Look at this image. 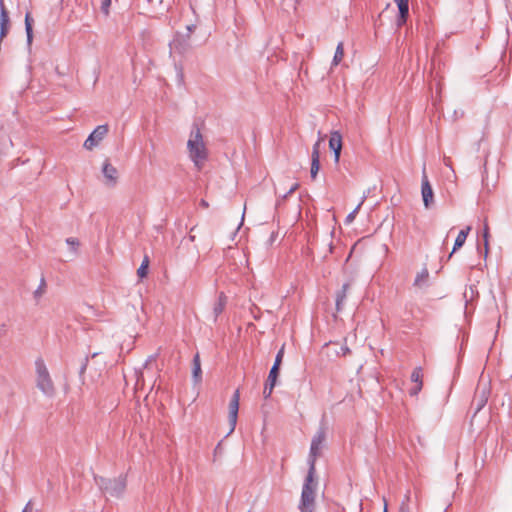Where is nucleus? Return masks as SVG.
<instances>
[{
    "label": "nucleus",
    "mask_w": 512,
    "mask_h": 512,
    "mask_svg": "<svg viewBox=\"0 0 512 512\" xmlns=\"http://www.w3.org/2000/svg\"><path fill=\"white\" fill-rule=\"evenodd\" d=\"M95 482L104 495L114 498H120L126 489V476L120 475L114 479L104 477H94Z\"/></svg>",
    "instance_id": "nucleus-1"
},
{
    "label": "nucleus",
    "mask_w": 512,
    "mask_h": 512,
    "mask_svg": "<svg viewBox=\"0 0 512 512\" xmlns=\"http://www.w3.org/2000/svg\"><path fill=\"white\" fill-rule=\"evenodd\" d=\"M315 471H309L303 484L301 500L299 504L300 512H313L315 508V487L314 482Z\"/></svg>",
    "instance_id": "nucleus-2"
},
{
    "label": "nucleus",
    "mask_w": 512,
    "mask_h": 512,
    "mask_svg": "<svg viewBox=\"0 0 512 512\" xmlns=\"http://www.w3.org/2000/svg\"><path fill=\"white\" fill-rule=\"evenodd\" d=\"M187 148L192 160H204L207 157L203 136L197 125H194L190 132Z\"/></svg>",
    "instance_id": "nucleus-3"
},
{
    "label": "nucleus",
    "mask_w": 512,
    "mask_h": 512,
    "mask_svg": "<svg viewBox=\"0 0 512 512\" xmlns=\"http://www.w3.org/2000/svg\"><path fill=\"white\" fill-rule=\"evenodd\" d=\"M36 373H37V387L46 396H53L54 385L47 370V367L42 359H37L35 362Z\"/></svg>",
    "instance_id": "nucleus-4"
},
{
    "label": "nucleus",
    "mask_w": 512,
    "mask_h": 512,
    "mask_svg": "<svg viewBox=\"0 0 512 512\" xmlns=\"http://www.w3.org/2000/svg\"><path fill=\"white\" fill-rule=\"evenodd\" d=\"M324 441L325 431L323 428H320L311 441L310 453L308 457L309 471H315L316 458L320 454V450L322 449Z\"/></svg>",
    "instance_id": "nucleus-5"
},
{
    "label": "nucleus",
    "mask_w": 512,
    "mask_h": 512,
    "mask_svg": "<svg viewBox=\"0 0 512 512\" xmlns=\"http://www.w3.org/2000/svg\"><path fill=\"white\" fill-rule=\"evenodd\" d=\"M109 127L107 124L97 126L85 140L83 146L87 150H93L102 142L108 134Z\"/></svg>",
    "instance_id": "nucleus-6"
},
{
    "label": "nucleus",
    "mask_w": 512,
    "mask_h": 512,
    "mask_svg": "<svg viewBox=\"0 0 512 512\" xmlns=\"http://www.w3.org/2000/svg\"><path fill=\"white\" fill-rule=\"evenodd\" d=\"M170 54H184L190 48L189 34L176 33L173 40L169 43Z\"/></svg>",
    "instance_id": "nucleus-7"
},
{
    "label": "nucleus",
    "mask_w": 512,
    "mask_h": 512,
    "mask_svg": "<svg viewBox=\"0 0 512 512\" xmlns=\"http://www.w3.org/2000/svg\"><path fill=\"white\" fill-rule=\"evenodd\" d=\"M489 395V385L487 383L480 382L476 389L475 396L472 402V405L475 407V414H477L479 411L482 410V408H484L488 401Z\"/></svg>",
    "instance_id": "nucleus-8"
},
{
    "label": "nucleus",
    "mask_w": 512,
    "mask_h": 512,
    "mask_svg": "<svg viewBox=\"0 0 512 512\" xmlns=\"http://www.w3.org/2000/svg\"><path fill=\"white\" fill-rule=\"evenodd\" d=\"M239 400H240V392L237 389L230 400L229 403V424H230V430L228 432V435H230L236 427L237 424V418H238V411H239Z\"/></svg>",
    "instance_id": "nucleus-9"
},
{
    "label": "nucleus",
    "mask_w": 512,
    "mask_h": 512,
    "mask_svg": "<svg viewBox=\"0 0 512 512\" xmlns=\"http://www.w3.org/2000/svg\"><path fill=\"white\" fill-rule=\"evenodd\" d=\"M103 181L106 186H114L119 178L118 169L110 162H104L102 165Z\"/></svg>",
    "instance_id": "nucleus-10"
},
{
    "label": "nucleus",
    "mask_w": 512,
    "mask_h": 512,
    "mask_svg": "<svg viewBox=\"0 0 512 512\" xmlns=\"http://www.w3.org/2000/svg\"><path fill=\"white\" fill-rule=\"evenodd\" d=\"M421 193H422V199L423 203L426 208L430 206V204L433 202V190L430 185V182L428 180L427 174H426V167L423 166L422 169V184H421Z\"/></svg>",
    "instance_id": "nucleus-11"
},
{
    "label": "nucleus",
    "mask_w": 512,
    "mask_h": 512,
    "mask_svg": "<svg viewBox=\"0 0 512 512\" xmlns=\"http://www.w3.org/2000/svg\"><path fill=\"white\" fill-rule=\"evenodd\" d=\"M9 30V15L3 0H0V40H2Z\"/></svg>",
    "instance_id": "nucleus-12"
},
{
    "label": "nucleus",
    "mask_w": 512,
    "mask_h": 512,
    "mask_svg": "<svg viewBox=\"0 0 512 512\" xmlns=\"http://www.w3.org/2000/svg\"><path fill=\"white\" fill-rule=\"evenodd\" d=\"M329 147L334 153V160L340 159L342 148V137L339 132H333L329 139Z\"/></svg>",
    "instance_id": "nucleus-13"
},
{
    "label": "nucleus",
    "mask_w": 512,
    "mask_h": 512,
    "mask_svg": "<svg viewBox=\"0 0 512 512\" xmlns=\"http://www.w3.org/2000/svg\"><path fill=\"white\" fill-rule=\"evenodd\" d=\"M278 375H279V371L276 370L275 368H271L270 369V372H269V375H268V379L266 381V384L264 386V390H263V395L264 397L267 399L271 396L272 392H273V389L276 385V381H277V378H278Z\"/></svg>",
    "instance_id": "nucleus-14"
},
{
    "label": "nucleus",
    "mask_w": 512,
    "mask_h": 512,
    "mask_svg": "<svg viewBox=\"0 0 512 512\" xmlns=\"http://www.w3.org/2000/svg\"><path fill=\"white\" fill-rule=\"evenodd\" d=\"M397 3L399 9V16L397 19V25L402 26L408 17L409 14V5L408 0H394Z\"/></svg>",
    "instance_id": "nucleus-15"
},
{
    "label": "nucleus",
    "mask_w": 512,
    "mask_h": 512,
    "mask_svg": "<svg viewBox=\"0 0 512 512\" xmlns=\"http://www.w3.org/2000/svg\"><path fill=\"white\" fill-rule=\"evenodd\" d=\"M469 231H470V227H466L465 229H462L456 239H455V242H454V246H453V249L451 251V253L449 254L448 256V259H450L452 257V255L459 249L461 248L465 242H466V239H467V236L469 234Z\"/></svg>",
    "instance_id": "nucleus-16"
},
{
    "label": "nucleus",
    "mask_w": 512,
    "mask_h": 512,
    "mask_svg": "<svg viewBox=\"0 0 512 512\" xmlns=\"http://www.w3.org/2000/svg\"><path fill=\"white\" fill-rule=\"evenodd\" d=\"M413 285L419 289L428 287L429 272L427 268H423L415 277Z\"/></svg>",
    "instance_id": "nucleus-17"
},
{
    "label": "nucleus",
    "mask_w": 512,
    "mask_h": 512,
    "mask_svg": "<svg viewBox=\"0 0 512 512\" xmlns=\"http://www.w3.org/2000/svg\"><path fill=\"white\" fill-rule=\"evenodd\" d=\"M226 296L223 292H221L218 296V299L213 307V321L215 322L218 318V316L224 311L225 305H226Z\"/></svg>",
    "instance_id": "nucleus-18"
},
{
    "label": "nucleus",
    "mask_w": 512,
    "mask_h": 512,
    "mask_svg": "<svg viewBox=\"0 0 512 512\" xmlns=\"http://www.w3.org/2000/svg\"><path fill=\"white\" fill-rule=\"evenodd\" d=\"M349 289V284H343L342 288L336 294V310L340 312L346 300L347 291Z\"/></svg>",
    "instance_id": "nucleus-19"
},
{
    "label": "nucleus",
    "mask_w": 512,
    "mask_h": 512,
    "mask_svg": "<svg viewBox=\"0 0 512 512\" xmlns=\"http://www.w3.org/2000/svg\"><path fill=\"white\" fill-rule=\"evenodd\" d=\"M201 364H200V357L197 353L193 358V368H192V377L195 382H199L201 380Z\"/></svg>",
    "instance_id": "nucleus-20"
},
{
    "label": "nucleus",
    "mask_w": 512,
    "mask_h": 512,
    "mask_svg": "<svg viewBox=\"0 0 512 512\" xmlns=\"http://www.w3.org/2000/svg\"><path fill=\"white\" fill-rule=\"evenodd\" d=\"M32 23H33V19L31 18L30 13L27 12L25 15V30H26L28 45H30L32 43V39H33Z\"/></svg>",
    "instance_id": "nucleus-21"
},
{
    "label": "nucleus",
    "mask_w": 512,
    "mask_h": 512,
    "mask_svg": "<svg viewBox=\"0 0 512 512\" xmlns=\"http://www.w3.org/2000/svg\"><path fill=\"white\" fill-rule=\"evenodd\" d=\"M466 303L472 301L478 296V290L475 285H470L463 294Z\"/></svg>",
    "instance_id": "nucleus-22"
},
{
    "label": "nucleus",
    "mask_w": 512,
    "mask_h": 512,
    "mask_svg": "<svg viewBox=\"0 0 512 512\" xmlns=\"http://www.w3.org/2000/svg\"><path fill=\"white\" fill-rule=\"evenodd\" d=\"M483 238H484V252H483V256L486 259L487 255H488V251H489V241H488V238H489V227H488L487 222H485V224H484Z\"/></svg>",
    "instance_id": "nucleus-23"
},
{
    "label": "nucleus",
    "mask_w": 512,
    "mask_h": 512,
    "mask_svg": "<svg viewBox=\"0 0 512 512\" xmlns=\"http://www.w3.org/2000/svg\"><path fill=\"white\" fill-rule=\"evenodd\" d=\"M343 56H344L343 43L340 42V43H338V45L336 47L335 55L333 58V64L338 65L341 62Z\"/></svg>",
    "instance_id": "nucleus-24"
},
{
    "label": "nucleus",
    "mask_w": 512,
    "mask_h": 512,
    "mask_svg": "<svg viewBox=\"0 0 512 512\" xmlns=\"http://www.w3.org/2000/svg\"><path fill=\"white\" fill-rule=\"evenodd\" d=\"M45 289H46V281H45L44 277H42L38 288L34 291V294H33L34 299L36 301H38L43 296V294L45 293Z\"/></svg>",
    "instance_id": "nucleus-25"
},
{
    "label": "nucleus",
    "mask_w": 512,
    "mask_h": 512,
    "mask_svg": "<svg viewBox=\"0 0 512 512\" xmlns=\"http://www.w3.org/2000/svg\"><path fill=\"white\" fill-rule=\"evenodd\" d=\"M67 245L70 247V251L73 253V255H77V250L80 245V242L77 238L70 237L66 239Z\"/></svg>",
    "instance_id": "nucleus-26"
},
{
    "label": "nucleus",
    "mask_w": 512,
    "mask_h": 512,
    "mask_svg": "<svg viewBox=\"0 0 512 512\" xmlns=\"http://www.w3.org/2000/svg\"><path fill=\"white\" fill-rule=\"evenodd\" d=\"M148 265H149V259H148V257H145L144 260L142 261L140 267L137 270V274L140 278H143L147 275Z\"/></svg>",
    "instance_id": "nucleus-27"
},
{
    "label": "nucleus",
    "mask_w": 512,
    "mask_h": 512,
    "mask_svg": "<svg viewBox=\"0 0 512 512\" xmlns=\"http://www.w3.org/2000/svg\"><path fill=\"white\" fill-rule=\"evenodd\" d=\"M283 357H284V346L276 354L274 364H273V366L271 368H275L276 370L279 371L280 370V365H281L282 360H283Z\"/></svg>",
    "instance_id": "nucleus-28"
},
{
    "label": "nucleus",
    "mask_w": 512,
    "mask_h": 512,
    "mask_svg": "<svg viewBox=\"0 0 512 512\" xmlns=\"http://www.w3.org/2000/svg\"><path fill=\"white\" fill-rule=\"evenodd\" d=\"M411 381L415 384L422 383V374H421V368L417 367L413 370L411 374Z\"/></svg>",
    "instance_id": "nucleus-29"
},
{
    "label": "nucleus",
    "mask_w": 512,
    "mask_h": 512,
    "mask_svg": "<svg viewBox=\"0 0 512 512\" xmlns=\"http://www.w3.org/2000/svg\"><path fill=\"white\" fill-rule=\"evenodd\" d=\"M410 501V492L408 491L402 501L399 512H411L408 502Z\"/></svg>",
    "instance_id": "nucleus-30"
},
{
    "label": "nucleus",
    "mask_w": 512,
    "mask_h": 512,
    "mask_svg": "<svg viewBox=\"0 0 512 512\" xmlns=\"http://www.w3.org/2000/svg\"><path fill=\"white\" fill-rule=\"evenodd\" d=\"M321 144H322V141H318L314 145L312 155H311V160H319V158H320L319 148H320Z\"/></svg>",
    "instance_id": "nucleus-31"
},
{
    "label": "nucleus",
    "mask_w": 512,
    "mask_h": 512,
    "mask_svg": "<svg viewBox=\"0 0 512 512\" xmlns=\"http://www.w3.org/2000/svg\"><path fill=\"white\" fill-rule=\"evenodd\" d=\"M360 208H361L360 205H357L356 208L346 216V219H345L346 224H350L353 222V220L355 219L356 214L358 213Z\"/></svg>",
    "instance_id": "nucleus-32"
},
{
    "label": "nucleus",
    "mask_w": 512,
    "mask_h": 512,
    "mask_svg": "<svg viewBox=\"0 0 512 512\" xmlns=\"http://www.w3.org/2000/svg\"><path fill=\"white\" fill-rule=\"evenodd\" d=\"M320 162H311V169H310V174H311V177L313 179L316 178L317 176V173L320 169V166H319Z\"/></svg>",
    "instance_id": "nucleus-33"
},
{
    "label": "nucleus",
    "mask_w": 512,
    "mask_h": 512,
    "mask_svg": "<svg viewBox=\"0 0 512 512\" xmlns=\"http://www.w3.org/2000/svg\"><path fill=\"white\" fill-rule=\"evenodd\" d=\"M111 5V0H101V11L105 14H109V7Z\"/></svg>",
    "instance_id": "nucleus-34"
},
{
    "label": "nucleus",
    "mask_w": 512,
    "mask_h": 512,
    "mask_svg": "<svg viewBox=\"0 0 512 512\" xmlns=\"http://www.w3.org/2000/svg\"><path fill=\"white\" fill-rule=\"evenodd\" d=\"M422 389V383L416 384L415 387L410 389L409 393L411 396H416Z\"/></svg>",
    "instance_id": "nucleus-35"
},
{
    "label": "nucleus",
    "mask_w": 512,
    "mask_h": 512,
    "mask_svg": "<svg viewBox=\"0 0 512 512\" xmlns=\"http://www.w3.org/2000/svg\"><path fill=\"white\" fill-rule=\"evenodd\" d=\"M350 352V349L346 345L340 346L339 350H336L337 355L345 356Z\"/></svg>",
    "instance_id": "nucleus-36"
},
{
    "label": "nucleus",
    "mask_w": 512,
    "mask_h": 512,
    "mask_svg": "<svg viewBox=\"0 0 512 512\" xmlns=\"http://www.w3.org/2000/svg\"><path fill=\"white\" fill-rule=\"evenodd\" d=\"M0 142H2L6 147H8L10 140L7 138V136L4 133L0 132Z\"/></svg>",
    "instance_id": "nucleus-37"
},
{
    "label": "nucleus",
    "mask_w": 512,
    "mask_h": 512,
    "mask_svg": "<svg viewBox=\"0 0 512 512\" xmlns=\"http://www.w3.org/2000/svg\"><path fill=\"white\" fill-rule=\"evenodd\" d=\"M33 510V505H32V501L30 500L26 505L25 507L23 508L22 512H32Z\"/></svg>",
    "instance_id": "nucleus-38"
},
{
    "label": "nucleus",
    "mask_w": 512,
    "mask_h": 512,
    "mask_svg": "<svg viewBox=\"0 0 512 512\" xmlns=\"http://www.w3.org/2000/svg\"><path fill=\"white\" fill-rule=\"evenodd\" d=\"M371 193V189H368L366 192H364L362 198H361V201L358 205H360V207L362 206V204L364 203L365 199L370 195Z\"/></svg>",
    "instance_id": "nucleus-39"
},
{
    "label": "nucleus",
    "mask_w": 512,
    "mask_h": 512,
    "mask_svg": "<svg viewBox=\"0 0 512 512\" xmlns=\"http://www.w3.org/2000/svg\"><path fill=\"white\" fill-rule=\"evenodd\" d=\"M195 28H196V26L193 25V24L187 25L186 26V33L185 34H189V36H190Z\"/></svg>",
    "instance_id": "nucleus-40"
},
{
    "label": "nucleus",
    "mask_w": 512,
    "mask_h": 512,
    "mask_svg": "<svg viewBox=\"0 0 512 512\" xmlns=\"http://www.w3.org/2000/svg\"><path fill=\"white\" fill-rule=\"evenodd\" d=\"M87 363H88V359L85 358L83 363H82V365H81V367H80V374H83L85 372L86 367H87Z\"/></svg>",
    "instance_id": "nucleus-41"
},
{
    "label": "nucleus",
    "mask_w": 512,
    "mask_h": 512,
    "mask_svg": "<svg viewBox=\"0 0 512 512\" xmlns=\"http://www.w3.org/2000/svg\"><path fill=\"white\" fill-rule=\"evenodd\" d=\"M299 184L298 183H294L288 190V194H292L295 190H297Z\"/></svg>",
    "instance_id": "nucleus-42"
},
{
    "label": "nucleus",
    "mask_w": 512,
    "mask_h": 512,
    "mask_svg": "<svg viewBox=\"0 0 512 512\" xmlns=\"http://www.w3.org/2000/svg\"><path fill=\"white\" fill-rule=\"evenodd\" d=\"M200 206L203 208H207L209 206L208 202L204 199L200 201Z\"/></svg>",
    "instance_id": "nucleus-43"
},
{
    "label": "nucleus",
    "mask_w": 512,
    "mask_h": 512,
    "mask_svg": "<svg viewBox=\"0 0 512 512\" xmlns=\"http://www.w3.org/2000/svg\"><path fill=\"white\" fill-rule=\"evenodd\" d=\"M153 360H154V356H150V357L146 360V362H145V364H144V367H148V365H149Z\"/></svg>",
    "instance_id": "nucleus-44"
},
{
    "label": "nucleus",
    "mask_w": 512,
    "mask_h": 512,
    "mask_svg": "<svg viewBox=\"0 0 512 512\" xmlns=\"http://www.w3.org/2000/svg\"><path fill=\"white\" fill-rule=\"evenodd\" d=\"M158 2V5L161 6L163 3H167V7L169 6L170 0H156Z\"/></svg>",
    "instance_id": "nucleus-45"
},
{
    "label": "nucleus",
    "mask_w": 512,
    "mask_h": 512,
    "mask_svg": "<svg viewBox=\"0 0 512 512\" xmlns=\"http://www.w3.org/2000/svg\"><path fill=\"white\" fill-rule=\"evenodd\" d=\"M463 115V111H460V113H458V111H454V117L455 119L458 118V117H461Z\"/></svg>",
    "instance_id": "nucleus-46"
},
{
    "label": "nucleus",
    "mask_w": 512,
    "mask_h": 512,
    "mask_svg": "<svg viewBox=\"0 0 512 512\" xmlns=\"http://www.w3.org/2000/svg\"><path fill=\"white\" fill-rule=\"evenodd\" d=\"M194 163H195V165H196L197 169H201V168H202L201 164H202L203 162L196 161V162H194Z\"/></svg>",
    "instance_id": "nucleus-47"
},
{
    "label": "nucleus",
    "mask_w": 512,
    "mask_h": 512,
    "mask_svg": "<svg viewBox=\"0 0 512 512\" xmlns=\"http://www.w3.org/2000/svg\"><path fill=\"white\" fill-rule=\"evenodd\" d=\"M486 164H487V162H485V164L483 165V169H484V170H483V173H486V170H487V168H486Z\"/></svg>",
    "instance_id": "nucleus-48"
},
{
    "label": "nucleus",
    "mask_w": 512,
    "mask_h": 512,
    "mask_svg": "<svg viewBox=\"0 0 512 512\" xmlns=\"http://www.w3.org/2000/svg\"><path fill=\"white\" fill-rule=\"evenodd\" d=\"M290 194H288V191L283 195V199H286Z\"/></svg>",
    "instance_id": "nucleus-49"
},
{
    "label": "nucleus",
    "mask_w": 512,
    "mask_h": 512,
    "mask_svg": "<svg viewBox=\"0 0 512 512\" xmlns=\"http://www.w3.org/2000/svg\"><path fill=\"white\" fill-rule=\"evenodd\" d=\"M295 1H296V3H299L301 0H295Z\"/></svg>",
    "instance_id": "nucleus-50"
},
{
    "label": "nucleus",
    "mask_w": 512,
    "mask_h": 512,
    "mask_svg": "<svg viewBox=\"0 0 512 512\" xmlns=\"http://www.w3.org/2000/svg\"><path fill=\"white\" fill-rule=\"evenodd\" d=\"M148 2H152L153 0H147Z\"/></svg>",
    "instance_id": "nucleus-51"
},
{
    "label": "nucleus",
    "mask_w": 512,
    "mask_h": 512,
    "mask_svg": "<svg viewBox=\"0 0 512 512\" xmlns=\"http://www.w3.org/2000/svg\"><path fill=\"white\" fill-rule=\"evenodd\" d=\"M384 512H387V510L385 509Z\"/></svg>",
    "instance_id": "nucleus-52"
}]
</instances>
